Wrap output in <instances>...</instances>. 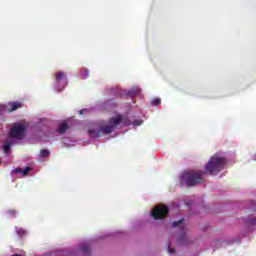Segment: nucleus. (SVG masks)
<instances>
[{
  "label": "nucleus",
  "mask_w": 256,
  "mask_h": 256,
  "mask_svg": "<svg viewBox=\"0 0 256 256\" xmlns=\"http://www.w3.org/2000/svg\"><path fill=\"white\" fill-rule=\"evenodd\" d=\"M68 129H69V125H67V122H62L59 125L58 133L63 135V133H65Z\"/></svg>",
  "instance_id": "9d476101"
},
{
  "label": "nucleus",
  "mask_w": 256,
  "mask_h": 256,
  "mask_svg": "<svg viewBox=\"0 0 256 256\" xmlns=\"http://www.w3.org/2000/svg\"><path fill=\"white\" fill-rule=\"evenodd\" d=\"M23 107V104L21 102H10L8 103V113H13V111H17V109H21Z\"/></svg>",
  "instance_id": "0eeeda50"
},
{
  "label": "nucleus",
  "mask_w": 256,
  "mask_h": 256,
  "mask_svg": "<svg viewBox=\"0 0 256 256\" xmlns=\"http://www.w3.org/2000/svg\"><path fill=\"white\" fill-rule=\"evenodd\" d=\"M13 145V142L11 141H7L3 147L4 152L6 153V155H11V146Z\"/></svg>",
  "instance_id": "ddd939ff"
},
{
  "label": "nucleus",
  "mask_w": 256,
  "mask_h": 256,
  "mask_svg": "<svg viewBox=\"0 0 256 256\" xmlns=\"http://www.w3.org/2000/svg\"><path fill=\"white\" fill-rule=\"evenodd\" d=\"M151 215L153 219L156 220L165 219V216L169 215V208L163 204H160L152 210Z\"/></svg>",
  "instance_id": "7ed1b4c3"
},
{
  "label": "nucleus",
  "mask_w": 256,
  "mask_h": 256,
  "mask_svg": "<svg viewBox=\"0 0 256 256\" xmlns=\"http://www.w3.org/2000/svg\"><path fill=\"white\" fill-rule=\"evenodd\" d=\"M50 155H51V152H49V150H47V149H42L40 151V157L42 159H45L46 157H49Z\"/></svg>",
  "instance_id": "2eb2a0df"
},
{
  "label": "nucleus",
  "mask_w": 256,
  "mask_h": 256,
  "mask_svg": "<svg viewBox=\"0 0 256 256\" xmlns=\"http://www.w3.org/2000/svg\"><path fill=\"white\" fill-rule=\"evenodd\" d=\"M27 133V128L23 125H17L11 128L10 137L13 139H23Z\"/></svg>",
  "instance_id": "20e7f679"
},
{
  "label": "nucleus",
  "mask_w": 256,
  "mask_h": 256,
  "mask_svg": "<svg viewBox=\"0 0 256 256\" xmlns=\"http://www.w3.org/2000/svg\"><path fill=\"white\" fill-rule=\"evenodd\" d=\"M17 233H18L19 237H24V235H27V231H25L22 228L17 229Z\"/></svg>",
  "instance_id": "a211bd4d"
},
{
  "label": "nucleus",
  "mask_w": 256,
  "mask_h": 256,
  "mask_svg": "<svg viewBox=\"0 0 256 256\" xmlns=\"http://www.w3.org/2000/svg\"><path fill=\"white\" fill-rule=\"evenodd\" d=\"M29 171H31V167L26 166L24 169L16 168L15 173H21L22 175H29Z\"/></svg>",
  "instance_id": "9b49d317"
},
{
  "label": "nucleus",
  "mask_w": 256,
  "mask_h": 256,
  "mask_svg": "<svg viewBox=\"0 0 256 256\" xmlns=\"http://www.w3.org/2000/svg\"><path fill=\"white\" fill-rule=\"evenodd\" d=\"M226 163L227 160L225 158L212 157L205 167L206 172L210 173V175H217V173L225 169Z\"/></svg>",
  "instance_id": "f03ea898"
},
{
  "label": "nucleus",
  "mask_w": 256,
  "mask_h": 256,
  "mask_svg": "<svg viewBox=\"0 0 256 256\" xmlns=\"http://www.w3.org/2000/svg\"><path fill=\"white\" fill-rule=\"evenodd\" d=\"M204 172L201 170L184 171L180 176V185H186L187 187H195V185H201L203 183Z\"/></svg>",
  "instance_id": "f257e3e1"
},
{
  "label": "nucleus",
  "mask_w": 256,
  "mask_h": 256,
  "mask_svg": "<svg viewBox=\"0 0 256 256\" xmlns=\"http://www.w3.org/2000/svg\"><path fill=\"white\" fill-rule=\"evenodd\" d=\"M88 134L92 139H99V137H102L103 135L101 130H95V129L88 130Z\"/></svg>",
  "instance_id": "1a4fd4ad"
},
{
  "label": "nucleus",
  "mask_w": 256,
  "mask_h": 256,
  "mask_svg": "<svg viewBox=\"0 0 256 256\" xmlns=\"http://www.w3.org/2000/svg\"><path fill=\"white\" fill-rule=\"evenodd\" d=\"M81 251H82L83 255H86V256L91 255V248L88 245H82Z\"/></svg>",
  "instance_id": "4468645a"
},
{
  "label": "nucleus",
  "mask_w": 256,
  "mask_h": 256,
  "mask_svg": "<svg viewBox=\"0 0 256 256\" xmlns=\"http://www.w3.org/2000/svg\"><path fill=\"white\" fill-rule=\"evenodd\" d=\"M151 105L157 107V105H161V98H155L152 100Z\"/></svg>",
  "instance_id": "f3484780"
},
{
  "label": "nucleus",
  "mask_w": 256,
  "mask_h": 256,
  "mask_svg": "<svg viewBox=\"0 0 256 256\" xmlns=\"http://www.w3.org/2000/svg\"><path fill=\"white\" fill-rule=\"evenodd\" d=\"M80 75H81L82 79H87V77H89V70L82 69L80 72Z\"/></svg>",
  "instance_id": "dca6fc26"
},
{
  "label": "nucleus",
  "mask_w": 256,
  "mask_h": 256,
  "mask_svg": "<svg viewBox=\"0 0 256 256\" xmlns=\"http://www.w3.org/2000/svg\"><path fill=\"white\" fill-rule=\"evenodd\" d=\"M8 214L11 215L12 217H15L17 215V211L11 209V210H8Z\"/></svg>",
  "instance_id": "412c9836"
},
{
  "label": "nucleus",
  "mask_w": 256,
  "mask_h": 256,
  "mask_svg": "<svg viewBox=\"0 0 256 256\" xmlns=\"http://www.w3.org/2000/svg\"><path fill=\"white\" fill-rule=\"evenodd\" d=\"M55 81L57 85H59V83H61L62 81H64V85H67V75L65 74V72H57Z\"/></svg>",
  "instance_id": "423d86ee"
},
{
  "label": "nucleus",
  "mask_w": 256,
  "mask_h": 256,
  "mask_svg": "<svg viewBox=\"0 0 256 256\" xmlns=\"http://www.w3.org/2000/svg\"><path fill=\"white\" fill-rule=\"evenodd\" d=\"M183 221H185L184 218L180 219L179 221H175V222H173L172 226L179 227V225H181V223H183Z\"/></svg>",
  "instance_id": "6ab92c4d"
},
{
  "label": "nucleus",
  "mask_w": 256,
  "mask_h": 256,
  "mask_svg": "<svg viewBox=\"0 0 256 256\" xmlns=\"http://www.w3.org/2000/svg\"><path fill=\"white\" fill-rule=\"evenodd\" d=\"M168 253H170V255H173V253H175V249L171 248V244L168 245Z\"/></svg>",
  "instance_id": "4be33fe9"
},
{
  "label": "nucleus",
  "mask_w": 256,
  "mask_h": 256,
  "mask_svg": "<svg viewBox=\"0 0 256 256\" xmlns=\"http://www.w3.org/2000/svg\"><path fill=\"white\" fill-rule=\"evenodd\" d=\"M133 125H134L135 127H139V125H143V120H135V121L133 122Z\"/></svg>",
  "instance_id": "aec40b11"
},
{
  "label": "nucleus",
  "mask_w": 256,
  "mask_h": 256,
  "mask_svg": "<svg viewBox=\"0 0 256 256\" xmlns=\"http://www.w3.org/2000/svg\"><path fill=\"white\" fill-rule=\"evenodd\" d=\"M122 122H123V115H118L117 117H112L108 121L109 125H112V127H114V129L116 127H118V125H121Z\"/></svg>",
  "instance_id": "39448f33"
},
{
  "label": "nucleus",
  "mask_w": 256,
  "mask_h": 256,
  "mask_svg": "<svg viewBox=\"0 0 256 256\" xmlns=\"http://www.w3.org/2000/svg\"><path fill=\"white\" fill-rule=\"evenodd\" d=\"M100 131H101L102 135H110V133L112 131H115V126L110 125V124L104 125L101 127Z\"/></svg>",
  "instance_id": "6e6552de"
},
{
  "label": "nucleus",
  "mask_w": 256,
  "mask_h": 256,
  "mask_svg": "<svg viewBox=\"0 0 256 256\" xmlns=\"http://www.w3.org/2000/svg\"><path fill=\"white\" fill-rule=\"evenodd\" d=\"M141 93V88L139 87H133L129 92L128 95L130 97H135V95H139Z\"/></svg>",
  "instance_id": "f8f14e48"
},
{
  "label": "nucleus",
  "mask_w": 256,
  "mask_h": 256,
  "mask_svg": "<svg viewBox=\"0 0 256 256\" xmlns=\"http://www.w3.org/2000/svg\"><path fill=\"white\" fill-rule=\"evenodd\" d=\"M80 115H83V110H80Z\"/></svg>",
  "instance_id": "5701e85b"
}]
</instances>
